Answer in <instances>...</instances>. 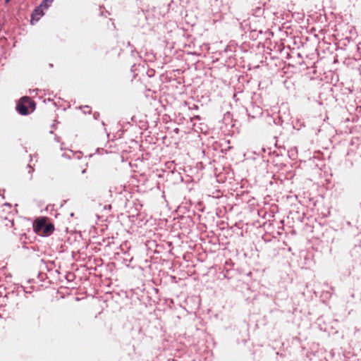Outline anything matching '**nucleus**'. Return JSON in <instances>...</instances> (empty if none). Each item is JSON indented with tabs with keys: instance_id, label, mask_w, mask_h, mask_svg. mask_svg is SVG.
Instances as JSON below:
<instances>
[{
	"instance_id": "nucleus-2",
	"label": "nucleus",
	"mask_w": 361,
	"mask_h": 361,
	"mask_svg": "<svg viewBox=\"0 0 361 361\" xmlns=\"http://www.w3.org/2000/svg\"><path fill=\"white\" fill-rule=\"evenodd\" d=\"M35 109V102L29 97H22L17 104L16 109L22 115H27Z\"/></svg>"
},
{
	"instance_id": "nucleus-3",
	"label": "nucleus",
	"mask_w": 361,
	"mask_h": 361,
	"mask_svg": "<svg viewBox=\"0 0 361 361\" xmlns=\"http://www.w3.org/2000/svg\"><path fill=\"white\" fill-rule=\"evenodd\" d=\"M44 9H45L42 5L40 4L39 6H37L32 12L31 15L32 21L35 20L38 21L42 16H44Z\"/></svg>"
},
{
	"instance_id": "nucleus-5",
	"label": "nucleus",
	"mask_w": 361,
	"mask_h": 361,
	"mask_svg": "<svg viewBox=\"0 0 361 361\" xmlns=\"http://www.w3.org/2000/svg\"><path fill=\"white\" fill-rule=\"evenodd\" d=\"M75 252H73V257H75Z\"/></svg>"
},
{
	"instance_id": "nucleus-1",
	"label": "nucleus",
	"mask_w": 361,
	"mask_h": 361,
	"mask_svg": "<svg viewBox=\"0 0 361 361\" xmlns=\"http://www.w3.org/2000/svg\"><path fill=\"white\" fill-rule=\"evenodd\" d=\"M33 230L39 235L49 236L54 232V226L48 222L47 217H41L35 220Z\"/></svg>"
},
{
	"instance_id": "nucleus-4",
	"label": "nucleus",
	"mask_w": 361,
	"mask_h": 361,
	"mask_svg": "<svg viewBox=\"0 0 361 361\" xmlns=\"http://www.w3.org/2000/svg\"><path fill=\"white\" fill-rule=\"evenodd\" d=\"M54 1V0H44L42 3H41V5L42 6H43L45 9L48 8L49 6L52 4V2Z\"/></svg>"
}]
</instances>
